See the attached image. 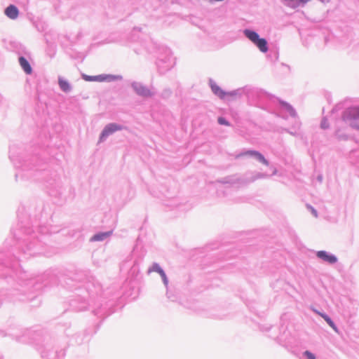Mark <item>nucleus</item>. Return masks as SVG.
Masks as SVG:
<instances>
[{
    "label": "nucleus",
    "mask_w": 359,
    "mask_h": 359,
    "mask_svg": "<svg viewBox=\"0 0 359 359\" xmlns=\"http://www.w3.org/2000/svg\"><path fill=\"white\" fill-rule=\"evenodd\" d=\"M246 96L248 101L255 106H257L267 111H271V105L276 102V98L266 91L248 86Z\"/></svg>",
    "instance_id": "obj_1"
},
{
    "label": "nucleus",
    "mask_w": 359,
    "mask_h": 359,
    "mask_svg": "<svg viewBox=\"0 0 359 359\" xmlns=\"http://www.w3.org/2000/svg\"><path fill=\"white\" fill-rule=\"evenodd\" d=\"M269 175L266 173L248 171L243 175L234 174L217 180L219 184H229L231 185H238V187L246 186L257 180L266 178Z\"/></svg>",
    "instance_id": "obj_2"
},
{
    "label": "nucleus",
    "mask_w": 359,
    "mask_h": 359,
    "mask_svg": "<svg viewBox=\"0 0 359 359\" xmlns=\"http://www.w3.org/2000/svg\"><path fill=\"white\" fill-rule=\"evenodd\" d=\"M156 64L160 74H164L172 68L175 61L171 50L168 48H163V53L158 57Z\"/></svg>",
    "instance_id": "obj_3"
},
{
    "label": "nucleus",
    "mask_w": 359,
    "mask_h": 359,
    "mask_svg": "<svg viewBox=\"0 0 359 359\" xmlns=\"http://www.w3.org/2000/svg\"><path fill=\"white\" fill-rule=\"evenodd\" d=\"M111 306H112V304H108V303L102 298L100 301L94 302L93 309H92L91 312L97 317V319H100L96 325V330L98 329L100 323L104 320V319L113 312L109 311ZM96 331L97 330H95V332H96Z\"/></svg>",
    "instance_id": "obj_4"
},
{
    "label": "nucleus",
    "mask_w": 359,
    "mask_h": 359,
    "mask_svg": "<svg viewBox=\"0 0 359 359\" xmlns=\"http://www.w3.org/2000/svg\"><path fill=\"white\" fill-rule=\"evenodd\" d=\"M342 119L352 128L359 130V106H353L343 111Z\"/></svg>",
    "instance_id": "obj_5"
},
{
    "label": "nucleus",
    "mask_w": 359,
    "mask_h": 359,
    "mask_svg": "<svg viewBox=\"0 0 359 359\" xmlns=\"http://www.w3.org/2000/svg\"><path fill=\"white\" fill-rule=\"evenodd\" d=\"M244 36L252 41L262 53H266L269 50L268 42L264 38H261L259 34L255 30L245 29Z\"/></svg>",
    "instance_id": "obj_6"
},
{
    "label": "nucleus",
    "mask_w": 359,
    "mask_h": 359,
    "mask_svg": "<svg viewBox=\"0 0 359 359\" xmlns=\"http://www.w3.org/2000/svg\"><path fill=\"white\" fill-rule=\"evenodd\" d=\"M126 128V126L117 123H108L104 126V128L102 130L100 135L99 142H104L110 135H112L117 131H121Z\"/></svg>",
    "instance_id": "obj_7"
},
{
    "label": "nucleus",
    "mask_w": 359,
    "mask_h": 359,
    "mask_svg": "<svg viewBox=\"0 0 359 359\" xmlns=\"http://www.w3.org/2000/svg\"><path fill=\"white\" fill-rule=\"evenodd\" d=\"M243 156H248L250 158H254L259 161V163H262V164L265 165H269V162L266 158L262 154H261L259 151L252 149H248L244 150L239 154H236L235 158L236 159L240 158Z\"/></svg>",
    "instance_id": "obj_8"
},
{
    "label": "nucleus",
    "mask_w": 359,
    "mask_h": 359,
    "mask_svg": "<svg viewBox=\"0 0 359 359\" xmlns=\"http://www.w3.org/2000/svg\"><path fill=\"white\" fill-rule=\"evenodd\" d=\"M154 271L158 273L162 278V281L166 287V295L168 299L171 301H175V297L172 295H170L168 291V278L164 271V270L161 267V266L158 263H154L151 268L149 269V272Z\"/></svg>",
    "instance_id": "obj_9"
},
{
    "label": "nucleus",
    "mask_w": 359,
    "mask_h": 359,
    "mask_svg": "<svg viewBox=\"0 0 359 359\" xmlns=\"http://www.w3.org/2000/svg\"><path fill=\"white\" fill-rule=\"evenodd\" d=\"M131 87L137 95L143 97H151L154 95V93L151 91L147 86L141 83L133 81L131 83Z\"/></svg>",
    "instance_id": "obj_10"
},
{
    "label": "nucleus",
    "mask_w": 359,
    "mask_h": 359,
    "mask_svg": "<svg viewBox=\"0 0 359 359\" xmlns=\"http://www.w3.org/2000/svg\"><path fill=\"white\" fill-rule=\"evenodd\" d=\"M123 79L121 75L114 74H100L97 76H91V81L95 82H113L115 81H121Z\"/></svg>",
    "instance_id": "obj_11"
},
{
    "label": "nucleus",
    "mask_w": 359,
    "mask_h": 359,
    "mask_svg": "<svg viewBox=\"0 0 359 359\" xmlns=\"http://www.w3.org/2000/svg\"><path fill=\"white\" fill-rule=\"evenodd\" d=\"M316 255L318 259L330 264H334L338 261L336 255L325 250L317 251Z\"/></svg>",
    "instance_id": "obj_12"
},
{
    "label": "nucleus",
    "mask_w": 359,
    "mask_h": 359,
    "mask_svg": "<svg viewBox=\"0 0 359 359\" xmlns=\"http://www.w3.org/2000/svg\"><path fill=\"white\" fill-rule=\"evenodd\" d=\"M208 84L215 95L217 96L221 100H224L226 96V91L222 90L212 79H209Z\"/></svg>",
    "instance_id": "obj_13"
},
{
    "label": "nucleus",
    "mask_w": 359,
    "mask_h": 359,
    "mask_svg": "<svg viewBox=\"0 0 359 359\" xmlns=\"http://www.w3.org/2000/svg\"><path fill=\"white\" fill-rule=\"evenodd\" d=\"M311 1V0H280L284 6L292 9H296L299 6L304 7Z\"/></svg>",
    "instance_id": "obj_14"
},
{
    "label": "nucleus",
    "mask_w": 359,
    "mask_h": 359,
    "mask_svg": "<svg viewBox=\"0 0 359 359\" xmlns=\"http://www.w3.org/2000/svg\"><path fill=\"white\" fill-rule=\"evenodd\" d=\"M276 102L279 103L280 107L285 109L291 117L295 118L297 116L295 109L290 104L285 101L281 100L278 97L276 98Z\"/></svg>",
    "instance_id": "obj_15"
},
{
    "label": "nucleus",
    "mask_w": 359,
    "mask_h": 359,
    "mask_svg": "<svg viewBox=\"0 0 359 359\" xmlns=\"http://www.w3.org/2000/svg\"><path fill=\"white\" fill-rule=\"evenodd\" d=\"M113 230L107 231H100L95 233L91 237V242L95 241H104L109 238V237L112 235Z\"/></svg>",
    "instance_id": "obj_16"
},
{
    "label": "nucleus",
    "mask_w": 359,
    "mask_h": 359,
    "mask_svg": "<svg viewBox=\"0 0 359 359\" xmlns=\"http://www.w3.org/2000/svg\"><path fill=\"white\" fill-rule=\"evenodd\" d=\"M314 312L321 316L325 322L336 332H338V328L334 323V322L332 320V318L325 313L320 312L317 310H314Z\"/></svg>",
    "instance_id": "obj_17"
},
{
    "label": "nucleus",
    "mask_w": 359,
    "mask_h": 359,
    "mask_svg": "<svg viewBox=\"0 0 359 359\" xmlns=\"http://www.w3.org/2000/svg\"><path fill=\"white\" fill-rule=\"evenodd\" d=\"M248 90V86H245L244 88H238L236 90L226 92V96L234 97H241L243 95H246V90Z\"/></svg>",
    "instance_id": "obj_18"
},
{
    "label": "nucleus",
    "mask_w": 359,
    "mask_h": 359,
    "mask_svg": "<svg viewBox=\"0 0 359 359\" xmlns=\"http://www.w3.org/2000/svg\"><path fill=\"white\" fill-rule=\"evenodd\" d=\"M5 14L11 19H15L18 16V10L15 6L10 5L5 10Z\"/></svg>",
    "instance_id": "obj_19"
},
{
    "label": "nucleus",
    "mask_w": 359,
    "mask_h": 359,
    "mask_svg": "<svg viewBox=\"0 0 359 359\" xmlns=\"http://www.w3.org/2000/svg\"><path fill=\"white\" fill-rule=\"evenodd\" d=\"M19 62L26 74H30L32 72V69L29 62L24 57H20L19 58Z\"/></svg>",
    "instance_id": "obj_20"
},
{
    "label": "nucleus",
    "mask_w": 359,
    "mask_h": 359,
    "mask_svg": "<svg viewBox=\"0 0 359 359\" xmlns=\"http://www.w3.org/2000/svg\"><path fill=\"white\" fill-rule=\"evenodd\" d=\"M59 86L64 92H69L70 90V86L67 81L64 79H59Z\"/></svg>",
    "instance_id": "obj_21"
},
{
    "label": "nucleus",
    "mask_w": 359,
    "mask_h": 359,
    "mask_svg": "<svg viewBox=\"0 0 359 359\" xmlns=\"http://www.w3.org/2000/svg\"><path fill=\"white\" fill-rule=\"evenodd\" d=\"M334 135L339 140H347L348 139V135L342 133L341 130H337Z\"/></svg>",
    "instance_id": "obj_22"
},
{
    "label": "nucleus",
    "mask_w": 359,
    "mask_h": 359,
    "mask_svg": "<svg viewBox=\"0 0 359 359\" xmlns=\"http://www.w3.org/2000/svg\"><path fill=\"white\" fill-rule=\"evenodd\" d=\"M172 90L170 88H167L163 90L161 97L163 99H168L172 95Z\"/></svg>",
    "instance_id": "obj_23"
},
{
    "label": "nucleus",
    "mask_w": 359,
    "mask_h": 359,
    "mask_svg": "<svg viewBox=\"0 0 359 359\" xmlns=\"http://www.w3.org/2000/svg\"><path fill=\"white\" fill-rule=\"evenodd\" d=\"M217 122L219 125L226 126H230L231 123L226 119V118L223 116H219L217 118Z\"/></svg>",
    "instance_id": "obj_24"
},
{
    "label": "nucleus",
    "mask_w": 359,
    "mask_h": 359,
    "mask_svg": "<svg viewBox=\"0 0 359 359\" xmlns=\"http://www.w3.org/2000/svg\"><path fill=\"white\" fill-rule=\"evenodd\" d=\"M303 355L306 359H316V355L309 351H305Z\"/></svg>",
    "instance_id": "obj_25"
},
{
    "label": "nucleus",
    "mask_w": 359,
    "mask_h": 359,
    "mask_svg": "<svg viewBox=\"0 0 359 359\" xmlns=\"http://www.w3.org/2000/svg\"><path fill=\"white\" fill-rule=\"evenodd\" d=\"M320 128L323 129H327L329 128V123L326 118H323L320 123Z\"/></svg>",
    "instance_id": "obj_26"
},
{
    "label": "nucleus",
    "mask_w": 359,
    "mask_h": 359,
    "mask_svg": "<svg viewBox=\"0 0 359 359\" xmlns=\"http://www.w3.org/2000/svg\"><path fill=\"white\" fill-rule=\"evenodd\" d=\"M307 208L311 210L313 216H315L316 217H318V212L314 208H313L311 205L308 204Z\"/></svg>",
    "instance_id": "obj_27"
},
{
    "label": "nucleus",
    "mask_w": 359,
    "mask_h": 359,
    "mask_svg": "<svg viewBox=\"0 0 359 359\" xmlns=\"http://www.w3.org/2000/svg\"><path fill=\"white\" fill-rule=\"evenodd\" d=\"M276 340H277V341H278V343L279 344H280V345H284V344H283V339H282V337H277Z\"/></svg>",
    "instance_id": "obj_28"
},
{
    "label": "nucleus",
    "mask_w": 359,
    "mask_h": 359,
    "mask_svg": "<svg viewBox=\"0 0 359 359\" xmlns=\"http://www.w3.org/2000/svg\"><path fill=\"white\" fill-rule=\"evenodd\" d=\"M317 180H318L320 182H321L323 181V176H322V175H318V176L317 177Z\"/></svg>",
    "instance_id": "obj_29"
},
{
    "label": "nucleus",
    "mask_w": 359,
    "mask_h": 359,
    "mask_svg": "<svg viewBox=\"0 0 359 359\" xmlns=\"http://www.w3.org/2000/svg\"><path fill=\"white\" fill-rule=\"evenodd\" d=\"M83 78L86 81H90V76L85 75L83 76Z\"/></svg>",
    "instance_id": "obj_30"
},
{
    "label": "nucleus",
    "mask_w": 359,
    "mask_h": 359,
    "mask_svg": "<svg viewBox=\"0 0 359 359\" xmlns=\"http://www.w3.org/2000/svg\"><path fill=\"white\" fill-rule=\"evenodd\" d=\"M270 327H266L264 330L268 331L269 330Z\"/></svg>",
    "instance_id": "obj_31"
},
{
    "label": "nucleus",
    "mask_w": 359,
    "mask_h": 359,
    "mask_svg": "<svg viewBox=\"0 0 359 359\" xmlns=\"http://www.w3.org/2000/svg\"><path fill=\"white\" fill-rule=\"evenodd\" d=\"M135 29H138V31H141V29H140V28L135 27Z\"/></svg>",
    "instance_id": "obj_32"
}]
</instances>
